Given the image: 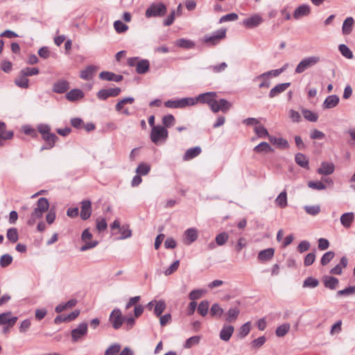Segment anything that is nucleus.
Segmentation results:
<instances>
[{"label": "nucleus", "instance_id": "nucleus-1", "mask_svg": "<svg viewBox=\"0 0 355 355\" xmlns=\"http://www.w3.org/2000/svg\"><path fill=\"white\" fill-rule=\"evenodd\" d=\"M49 207V202L46 198L42 197L39 198L36 204V207L27 220L28 225L33 226L36 223V220L41 218L44 213L48 211Z\"/></svg>", "mask_w": 355, "mask_h": 355}, {"label": "nucleus", "instance_id": "nucleus-2", "mask_svg": "<svg viewBox=\"0 0 355 355\" xmlns=\"http://www.w3.org/2000/svg\"><path fill=\"white\" fill-rule=\"evenodd\" d=\"M128 64L130 67H135L136 72L139 74L146 73L149 70L150 67L148 60L139 59L138 57L128 58Z\"/></svg>", "mask_w": 355, "mask_h": 355}, {"label": "nucleus", "instance_id": "nucleus-3", "mask_svg": "<svg viewBox=\"0 0 355 355\" xmlns=\"http://www.w3.org/2000/svg\"><path fill=\"white\" fill-rule=\"evenodd\" d=\"M320 61V58L318 55L310 56L302 60L297 65L295 72L296 73H302L306 69L313 67Z\"/></svg>", "mask_w": 355, "mask_h": 355}, {"label": "nucleus", "instance_id": "nucleus-4", "mask_svg": "<svg viewBox=\"0 0 355 355\" xmlns=\"http://www.w3.org/2000/svg\"><path fill=\"white\" fill-rule=\"evenodd\" d=\"M196 105V100L193 97L183 98L177 100H168L164 103L168 108H184L187 106Z\"/></svg>", "mask_w": 355, "mask_h": 355}, {"label": "nucleus", "instance_id": "nucleus-5", "mask_svg": "<svg viewBox=\"0 0 355 355\" xmlns=\"http://www.w3.org/2000/svg\"><path fill=\"white\" fill-rule=\"evenodd\" d=\"M217 93L214 92H209L203 94H199L196 98H193V100H196V104L198 102L201 103L207 104L211 110L217 109L214 104L216 101Z\"/></svg>", "mask_w": 355, "mask_h": 355}, {"label": "nucleus", "instance_id": "nucleus-6", "mask_svg": "<svg viewBox=\"0 0 355 355\" xmlns=\"http://www.w3.org/2000/svg\"><path fill=\"white\" fill-rule=\"evenodd\" d=\"M166 6L162 3H153L146 10V17H162L166 13Z\"/></svg>", "mask_w": 355, "mask_h": 355}, {"label": "nucleus", "instance_id": "nucleus-7", "mask_svg": "<svg viewBox=\"0 0 355 355\" xmlns=\"http://www.w3.org/2000/svg\"><path fill=\"white\" fill-rule=\"evenodd\" d=\"M168 133L166 128L162 125L153 126L150 132V139L153 143L157 144L161 140H166Z\"/></svg>", "mask_w": 355, "mask_h": 355}, {"label": "nucleus", "instance_id": "nucleus-8", "mask_svg": "<svg viewBox=\"0 0 355 355\" xmlns=\"http://www.w3.org/2000/svg\"><path fill=\"white\" fill-rule=\"evenodd\" d=\"M92 236V234L89 232L88 229H86L83 231L81 235V240L85 243V244L81 246L80 249L81 252L92 249L98 244L97 241H91Z\"/></svg>", "mask_w": 355, "mask_h": 355}, {"label": "nucleus", "instance_id": "nucleus-9", "mask_svg": "<svg viewBox=\"0 0 355 355\" xmlns=\"http://www.w3.org/2000/svg\"><path fill=\"white\" fill-rule=\"evenodd\" d=\"M125 317L119 309H114L110 313L109 321L114 329H119L124 322Z\"/></svg>", "mask_w": 355, "mask_h": 355}, {"label": "nucleus", "instance_id": "nucleus-10", "mask_svg": "<svg viewBox=\"0 0 355 355\" xmlns=\"http://www.w3.org/2000/svg\"><path fill=\"white\" fill-rule=\"evenodd\" d=\"M88 331V324L87 322H81L78 327L73 329L71 332V340L73 343L78 342L83 336H86Z\"/></svg>", "mask_w": 355, "mask_h": 355}, {"label": "nucleus", "instance_id": "nucleus-11", "mask_svg": "<svg viewBox=\"0 0 355 355\" xmlns=\"http://www.w3.org/2000/svg\"><path fill=\"white\" fill-rule=\"evenodd\" d=\"M17 317L13 316L11 311L0 314V324L2 326H7V328L12 327L17 322Z\"/></svg>", "mask_w": 355, "mask_h": 355}, {"label": "nucleus", "instance_id": "nucleus-12", "mask_svg": "<svg viewBox=\"0 0 355 355\" xmlns=\"http://www.w3.org/2000/svg\"><path fill=\"white\" fill-rule=\"evenodd\" d=\"M121 90L119 87L103 89L98 92L96 96L100 100L105 101L107 98L115 97L120 94Z\"/></svg>", "mask_w": 355, "mask_h": 355}, {"label": "nucleus", "instance_id": "nucleus-13", "mask_svg": "<svg viewBox=\"0 0 355 355\" xmlns=\"http://www.w3.org/2000/svg\"><path fill=\"white\" fill-rule=\"evenodd\" d=\"M226 35V29L221 28L214 33L212 35L206 36L205 42L211 45L218 44L221 39H223Z\"/></svg>", "mask_w": 355, "mask_h": 355}, {"label": "nucleus", "instance_id": "nucleus-14", "mask_svg": "<svg viewBox=\"0 0 355 355\" xmlns=\"http://www.w3.org/2000/svg\"><path fill=\"white\" fill-rule=\"evenodd\" d=\"M42 138L46 143L41 147L40 151L51 149L54 147L56 141L58 139V137L51 132L42 135Z\"/></svg>", "mask_w": 355, "mask_h": 355}, {"label": "nucleus", "instance_id": "nucleus-15", "mask_svg": "<svg viewBox=\"0 0 355 355\" xmlns=\"http://www.w3.org/2000/svg\"><path fill=\"white\" fill-rule=\"evenodd\" d=\"M214 106H216L217 109L215 110H212L214 113H217L219 111L227 113L232 107V104L226 99L220 98L218 101L216 99Z\"/></svg>", "mask_w": 355, "mask_h": 355}, {"label": "nucleus", "instance_id": "nucleus-16", "mask_svg": "<svg viewBox=\"0 0 355 355\" xmlns=\"http://www.w3.org/2000/svg\"><path fill=\"white\" fill-rule=\"evenodd\" d=\"M263 18L258 14L254 15L252 17L245 19L243 24L248 28H252L258 26L263 22Z\"/></svg>", "mask_w": 355, "mask_h": 355}, {"label": "nucleus", "instance_id": "nucleus-17", "mask_svg": "<svg viewBox=\"0 0 355 355\" xmlns=\"http://www.w3.org/2000/svg\"><path fill=\"white\" fill-rule=\"evenodd\" d=\"M69 89V83L66 80H59L53 85V92L56 94L65 93Z\"/></svg>", "mask_w": 355, "mask_h": 355}, {"label": "nucleus", "instance_id": "nucleus-18", "mask_svg": "<svg viewBox=\"0 0 355 355\" xmlns=\"http://www.w3.org/2000/svg\"><path fill=\"white\" fill-rule=\"evenodd\" d=\"M92 214V205L89 200H84L81 202L80 217L83 220L88 219Z\"/></svg>", "mask_w": 355, "mask_h": 355}, {"label": "nucleus", "instance_id": "nucleus-19", "mask_svg": "<svg viewBox=\"0 0 355 355\" xmlns=\"http://www.w3.org/2000/svg\"><path fill=\"white\" fill-rule=\"evenodd\" d=\"M99 78L102 80L107 81L120 82L123 80V77L121 75L115 74L110 71H102L99 74Z\"/></svg>", "mask_w": 355, "mask_h": 355}, {"label": "nucleus", "instance_id": "nucleus-20", "mask_svg": "<svg viewBox=\"0 0 355 355\" xmlns=\"http://www.w3.org/2000/svg\"><path fill=\"white\" fill-rule=\"evenodd\" d=\"M291 85V83H284L277 85L272 88L269 92V97L270 98H275L281 93L286 91Z\"/></svg>", "mask_w": 355, "mask_h": 355}, {"label": "nucleus", "instance_id": "nucleus-21", "mask_svg": "<svg viewBox=\"0 0 355 355\" xmlns=\"http://www.w3.org/2000/svg\"><path fill=\"white\" fill-rule=\"evenodd\" d=\"M84 96V92L81 89H73L67 92L65 97L69 101L74 102L82 99Z\"/></svg>", "mask_w": 355, "mask_h": 355}, {"label": "nucleus", "instance_id": "nucleus-22", "mask_svg": "<svg viewBox=\"0 0 355 355\" xmlns=\"http://www.w3.org/2000/svg\"><path fill=\"white\" fill-rule=\"evenodd\" d=\"M310 6L307 4H302L298 6L294 11L293 17L298 19L302 17L308 16L310 14Z\"/></svg>", "mask_w": 355, "mask_h": 355}, {"label": "nucleus", "instance_id": "nucleus-23", "mask_svg": "<svg viewBox=\"0 0 355 355\" xmlns=\"http://www.w3.org/2000/svg\"><path fill=\"white\" fill-rule=\"evenodd\" d=\"M339 101L340 98L337 95H330L325 98L322 107L324 109H331L336 107Z\"/></svg>", "mask_w": 355, "mask_h": 355}, {"label": "nucleus", "instance_id": "nucleus-24", "mask_svg": "<svg viewBox=\"0 0 355 355\" xmlns=\"http://www.w3.org/2000/svg\"><path fill=\"white\" fill-rule=\"evenodd\" d=\"M96 70L97 67L89 65L80 71V77L83 80H91L94 77Z\"/></svg>", "mask_w": 355, "mask_h": 355}, {"label": "nucleus", "instance_id": "nucleus-25", "mask_svg": "<svg viewBox=\"0 0 355 355\" xmlns=\"http://www.w3.org/2000/svg\"><path fill=\"white\" fill-rule=\"evenodd\" d=\"M335 169L333 163H328L326 162H322L320 167L318 169V173L320 175H330L334 173Z\"/></svg>", "mask_w": 355, "mask_h": 355}, {"label": "nucleus", "instance_id": "nucleus-26", "mask_svg": "<svg viewBox=\"0 0 355 355\" xmlns=\"http://www.w3.org/2000/svg\"><path fill=\"white\" fill-rule=\"evenodd\" d=\"M239 313L240 310L238 307H232L225 313V320L230 323L234 322L237 320Z\"/></svg>", "mask_w": 355, "mask_h": 355}, {"label": "nucleus", "instance_id": "nucleus-27", "mask_svg": "<svg viewBox=\"0 0 355 355\" xmlns=\"http://www.w3.org/2000/svg\"><path fill=\"white\" fill-rule=\"evenodd\" d=\"M234 328L233 326H224L220 332V338L224 341H228L234 333Z\"/></svg>", "mask_w": 355, "mask_h": 355}, {"label": "nucleus", "instance_id": "nucleus-28", "mask_svg": "<svg viewBox=\"0 0 355 355\" xmlns=\"http://www.w3.org/2000/svg\"><path fill=\"white\" fill-rule=\"evenodd\" d=\"M324 286L331 290H334L339 284V281L337 278L331 276H326L323 278Z\"/></svg>", "mask_w": 355, "mask_h": 355}, {"label": "nucleus", "instance_id": "nucleus-29", "mask_svg": "<svg viewBox=\"0 0 355 355\" xmlns=\"http://www.w3.org/2000/svg\"><path fill=\"white\" fill-rule=\"evenodd\" d=\"M275 253V250L272 248L263 250L258 254V259L261 261H266L271 259Z\"/></svg>", "mask_w": 355, "mask_h": 355}, {"label": "nucleus", "instance_id": "nucleus-30", "mask_svg": "<svg viewBox=\"0 0 355 355\" xmlns=\"http://www.w3.org/2000/svg\"><path fill=\"white\" fill-rule=\"evenodd\" d=\"M201 151H202L201 148L199 146L191 148L185 152V153L183 156V159H184V160L191 159L197 157L198 155H199L200 154Z\"/></svg>", "mask_w": 355, "mask_h": 355}, {"label": "nucleus", "instance_id": "nucleus-31", "mask_svg": "<svg viewBox=\"0 0 355 355\" xmlns=\"http://www.w3.org/2000/svg\"><path fill=\"white\" fill-rule=\"evenodd\" d=\"M354 19L352 17H347L343 24L342 32L343 35H349L352 31Z\"/></svg>", "mask_w": 355, "mask_h": 355}, {"label": "nucleus", "instance_id": "nucleus-32", "mask_svg": "<svg viewBox=\"0 0 355 355\" xmlns=\"http://www.w3.org/2000/svg\"><path fill=\"white\" fill-rule=\"evenodd\" d=\"M269 141L279 148H288L289 144L286 139L284 138H277L274 136H269Z\"/></svg>", "mask_w": 355, "mask_h": 355}, {"label": "nucleus", "instance_id": "nucleus-33", "mask_svg": "<svg viewBox=\"0 0 355 355\" xmlns=\"http://www.w3.org/2000/svg\"><path fill=\"white\" fill-rule=\"evenodd\" d=\"M186 243L189 245L194 242L198 238V233L196 229L189 228L184 232Z\"/></svg>", "mask_w": 355, "mask_h": 355}, {"label": "nucleus", "instance_id": "nucleus-34", "mask_svg": "<svg viewBox=\"0 0 355 355\" xmlns=\"http://www.w3.org/2000/svg\"><path fill=\"white\" fill-rule=\"evenodd\" d=\"M15 83L20 88L26 89L28 87V79L20 71L19 75L15 78Z\"/></svg>", "mask_w": 355, "mask_h": 355}, {"label": "nucleus", "instance_id": "nucleus-35", "mask_svg": "<svg viewBox=\"0 0 355 355\" xmlns=\"http://www.w3.org/2000/svg\"><path fill=\"white\" fill-rule=\"evenodd\" d=\"M295 162L304 168H309V159L302 153H298L295 156Z\"/></svg>", "mask_w": 355, "mask_h": 355}, {"label": "nucleus", "instance_id": "nucleus-36", "mask_svg": "<svg viewBox=\"0 0 355 355\" xmlns=\"http://www.w3.org/2000/svg\"><path fill=\"white\" fill-rule=\"evenodd\" d=\"M354 220V214L347 212L340 216V223L345 227H349Z\"/></svg>", "mask_w": 355, "mask_h": 355}, {"label": "nucleus", "instance_id": "nucleus-37", "mask_svg": "<svg viewBox=\"0 0 355 355\" xmlns=\"http://www.w3.org/2000/svg\"><path fill=\"white\" fill-rule=\"evenodd\" d=\"M166 308V304L164 300H160L159 301L156 300L155 305L154 307V314L157 317H159L162 313L165 311Z\"/></svg>", "mask_w": 355, "mask_h": 355}, {"label": "nucleus", "instance_id": "nucleus-38", "mask_svg": "<svg viewBox=\"0 0 355 355\" xmlns=\"http://www.w3.org/2000/svg\"><path fill=\"white\" fill-rule=\"evenodd\" d=\"M275 203L281 208H284L287 206V193L284 190L282 191L275 199Z\"/></svg>", "mask_w": 355, "mask_h": 355}, {"label": "nucleus", "instance_id": "nucleus-39", "mask_svg": "<svg viewBox=\"0 0 355 355\" xmlns=\"http://www.w3.org/2000/svg\"><path fill=\"white\" fill-rule=\"evenodd\" d=\"M13 137V131H6V125L3 122H0V137L3 139H10Z\"/></svg>", "mask_w": 355, "mask_h": 355}, {"label": "nucleus", "instance_id": "nucleus-40", "mask_svg": "<svg viewBox=\"0 0 355 355\" xmlns=\"http://www.w3.org/2000/svg\"><path fill=\"white\" fill-rule=\"evenodd\" d=\"M254 151L256 153H268L273 152V149L271 148L268 143L263 141L254 148Z\"/></svg>", "mask_w": 355, "mask_h": 355}, {"label": "nucleus", "instance_id": "nucleus-41", "mask_svg": "<svg viewBox=\"0 0 355 355\" xmlns=\"http://www.w3.org/2000/svg\"><path fill=\"white\" fill-rule=\"evenodd\" d=\"M176 45L179 47L190 49L195 46V43L187 39H179L176 41Z\"/></svg>", "mask_w": 355, "mask_h": 355}, {"label": "nucleus", "instance_id": "nucleus-42", "mask_svg": "<svg viewBox=\"0 0 355 355\" xmlns=\"http://www.w3.org/2000/svg\"><path fill=\"white\" fill-rule=\"evenodd\" d=\"M291 325L288 323H284L279 327L275 330V334L277 337H284L290 330Z\"/></svg>", "mask_w": 355, "mask_h": 355}, {"label": "nucleus", "instance_id": "nucleus-43", "mask_svg": "<svg viewBox=\"0 0 355 355\" xmlns=\"http://www.w3.org/2000/svg\"><path fill=\"white\" fill-rule=\"evenodd\" d=\"M7 239L11 243H16L19 239V234L17 230L15 227H12L8 230L6 234Z\"/></svg>", "mask_w": 355, "mask_h": 355}, {"label": "nucleus", "instance_id": "nucleus-44", "mask_svg": "<svg viewBox=\"0 0 355 355\" xmlns=\"http://www.w3.org/2000/svg\"><path fill=\"white\" fill-rule=\"evenodd\" d=\"M223 313V309H222L218 304L215 303L212 304L210 309V314L212 317L220 318Z\"/></svg>", "mask_w": 355, "mask_h": 355}, {"label": "nucleus", "instance_id": "nucleus-45", "mask_svg": "<svg viewBox=\"0 0 355 355\" xmlns=\"http://www.w3.org/2000/svg\"><path fill=\"white\" fill-rule=\"evenodd\" d=\"M338 49L342 54L343 56L347 59H352L354 58V55L352 51L349 49V48L345 44H340L338 46Z\"/></svg>", "mask_w": 355, "mask_h": 355}, {"label": "nucleus", "instance_id": "nucleus-46", "mask_svg": "<svg viewBox=\"0 0 355 355\" xmlns=\"http://www.w3.org/2000/svg\"><path fill=\"white\" fill-rule=\"evenodd\" d=\"M319 281L313 277H308L306 278L303 282V287L304 288H315L318 286Z\"/></svg>", "mask_w": 355, "mask_h": 355}, {"label": "nucleus", "instance_id": "nucleus-47", "mask_svg": "<svg viewBox=\"0 0 355 355\" xmlns=\"http://www.w3.org/2000/svg\"><path fill=\"white\" fill-rule=\"evenodd\" d=\"M304 209L306 213L311 216H316L320 212V207L318 205H305Z\"/></svg>", "mask_w": 355, "mask_h": 355}, {"label": "nucleus", "instance_id": "nucleus-48", "mask_svg": "<svg viewBox=\"0 0 355 355\" xmlns=\"http://www.w3.org/2000/svg\"><path fill=\"white\" fill-rule=\"evenodd\" d=\"M209 302L207 300L202 301L198 306V312L202 316L207 315L209 311Z\"/></svg>", "mask_w": 355, "mask_h": 355}, {"label": "nucleus", "instance_id": "nucleus-49", "mask_svg": "<svg viewBox=\"0 0 355 355\" xmlns=\"http://www.w3.org/2000/svg\"><path fill=\"white\" fill-rule=\"evenodd\" d=\"M302 114L304 118L309 121L315 122L318 119V115L316 113L309 110H303Z\"/></svg>", "mask_w": 355, "mask_h": 355}, {"label": "nucleus", "instance_id": "nucleus-50", "mask_svg": "<svg viewBox=\"0 0 355 355\" xmlns=\"http://www.w3.org/2000/svg\"><path fill=\"white\" fill-rule=\"evenodd\" d=\"M254 131L255 132L256 135L260 138H265L266 137L269 138V136H270L267 129L261 125L255 126L254 128Z\"/></svg>", "mask_w": 355, "mask_h": 355}, {"label": "nucleus", "instance_id": "nucleus-51", "mask_svg": "<svg viewBox=\"0 0 355 355\" xmlns=\"http://www.w3.org/2000/svg\"><path fill=\"white\" fill-rule=\"evenodd\" d=\"M200 340V337L199 336H192V337L188 338L185 341V343L184 344V347L186 349H190L193 346L198 345L199 343Z\"/></svg>", "mask_w": 355, "mask_h": 355}, {"label": "nucleus", "instance_id": "nucleus-52", "mask_svg": "<svg viewBox=\"0 0 355 355\" xmlns=\"http://www.w3.org/2000/svg\"><path fill=\"white\" fill-rule=\"evenodd\" d=\"M119 232L121 233L119 239H126L132 236V231L128 225H122L119 229Z\"/></svg>", "mask_w": 355, "mask_h": 355}, {"label": "nucleus", "instance_id": "nucleus-53", "mask_svg": "<svg viewBox=\"0 0 355 355\" xmlns=\"http://www.w3.org/2000/svg\"><path fill=\"white\" fill-rule=\"evenodd\" d=\"M334 256L335 253L333 251H328L325 252L320 259L321 265H327L334 259Z\"/></svg>", "mask_w": 355, "mask_h": 355}, {"label": "nucleus", "instance_id": "nucleus-54", "mask_svg": "<svg viewBox=\"0 0 355 355\" xmlns=\"http://www.w3.org/2000/svg\"><path fill=\"white\" fill-rule=\"evenodd\" d=\"M309 188L315 190H324L326 189V185L322 181H309L307 183Z\"/></svg>", "mask_w": 355, "mask_h": 355}, {"label": "nucleus", "instance_id": "nucleus-55", "mask_svg": "<svg viewBox=\"0 0 355 355\" xmlns=\"http://www.w3.org/2000/svg\"><path fill=\"white\" fill-rule=\"evenodd\" d=\"M150 170V166L145 163H141L139 164L136 169V173L140 175H147Z\"/></svg>", "mask_w": 355, "mask_h": 355}, {"label": "nucleus", "instance_id": "nucleus-56", "mask_svg": "<svg viewBox=\"0 0 355 355\" xmlns=\"http://www.w3.org/2000/svg\"><path fill=\"white\" fill-rule=\"evenodd\" d=\"M12 257L9 254H3L0 258V266L2 268H6L10 265L12 262Z\"/></svg>", "mask_w": 355, "mask_h": 355}, {"label": "nucleus", "instance_id": "nucleus-57", "mask_svg": "<svg viewBox=\"0 0 355 355\" xmlns=\"http://www.w3.org/2000/svg\"><path fill=\"white\" fill-rule=\"evenodd\" d=\"M121 345L118 343L110 345L105 352V355H116L121 350Z\"/></svg>", "mask_w": 355, "mask_h": 355}, {"label": "nucleus", "instance_id": "nucleus-58", "mask_svg": "<svg viewBox=\"0 0 355 355\" xmlns=\"http://www.w3.org/2000/svg\"><path fill=\"white\" fill-rule=\"evenodd\" d=\"M229 235L227 232H221L216 235V243L218 245H223L228 240Z\"/></svg>", "mask_w": 355, "mask_h": 355}, {"label": "nucleus", "instance_id": "nucleus-59", "mask_svg": "<svg viewBox=\"0 0 355 355\" xmlns=\"http://www.w3.org/2000/svg\"><path fill=\"white\" fill-rule=\"evenodd\" d=\"M114 28L118 33L125 32L128 29V26L120 20L114 22Z\"/></svg>", "mask_w": 355, "mask_h": 355}, {"label": "nucleus", "instance_id": "nucleus-60", "mask_svg": "<svg viewBox=\"0 0 355 355\" xmlns=\"http://www.w3.org/2000/svg\"><path fill=\"white\" fill-rule=\"evenodd\" d=\"M205 293V291L202 289H196L192 291L189 295V297L192 302L200 298Z\"/></svg>", "mask_w": 355, "mask_h": 355}, {"label": "nucleus", "instance_id": "nucleus-61", "mask_svg": "<svg viewBox=\"0 0 355 355\" xmlns=\"http://www.w3.org/2000/svg\"><path fill=\"white\" fill-rule=\"evenodd\" d=\"M350 295H355V286H349L337 292L338 296H347Z\"/></svg>", "mask_w": 355, "mask_h": 355}, {"label": "nucleus", "instance_id": "nucleus-62", "mask_svg": "<svg viewBox=\"0 0 355 355\" xmlns=\"http://www.w3.org/2000/svg\"><path fill=\"white\" fill-rule=\"evenodd\" d=\"M250 331V322H247L245 324H243L239 329V336L241 338L245 337L249 334Z\"/></svg>", "mask_w": 355, "mask_h": 355}, {"label": "nucleus", "instance_id": "nucleus-63", "mask_svg": "<svg viewBox=\"0 0 355 355\" xmlns=\"http://www.w3.org/2000/svg\"><path fill=\"white\" fill-rule=\"evenodd\" d=\"M175 117L172 114L165 115L162 118V123L164 126L168 128L174 125L175 123Z\"/></svg>", "mask_w": 355, "mask_h": 355}, {"label": "nucleus", "instance_id": "nucleus-64", "mask_svg": "<svg viewBox=\"0 0 355 355\" xmlns=\"http://www.w3.org/2000/svg\"><path fill=\"white\" fill-rule=\"evenodd\" d=\"M21 71L27 77L37 75L39 73V69L36 67H26Z\"/></svg>", "mask_w": 355, "mask_h": 355}]
</instances>
